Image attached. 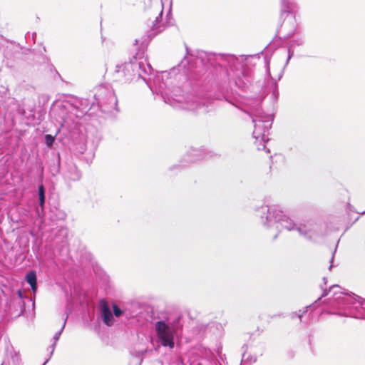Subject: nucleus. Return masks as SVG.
Masks as SVG:
<instances>
[{"label": "nucleus", "instance_id": "a878e982", "mask_svg": "<svg viewBox=\"0 0 365 365\" xmlns=\"http://www.w3.org/2000/svg\"><path fill=\"white\" fill-rule=\"evenodd\" d=\"M323 280H324V284H327L326 278L324 277V278L323 279Z\"/></svg>", "mask_w": 365, "mask_h": 365}, {"label": "nucleus", "instance_id": "5701e85b", "mask_svg": "<svg viewBox=\"0 0 365 365\" xmlns=\"http://www.w3.org/2000/svg\"><path fill=\"white\" fill-rule=\"evenodd\" d=\"M17 294H18V299L19 301V303L22 302V292L21 290H19L17 292Z\"/></svg>", "mask_w": 365, "mask_h": 365}, {"label": "nucleus", "instance_id": "f3484780", "mask_svg": "<svg viewBox=\"0 0 365 365\" xmlns=\"http://www.w3.org/2000/svg\"><path fill=\"white\" fill-rule=\"evenodd\" d=\"M257 360V357L256 356H252L250 354L244 353L242 354V361H247L250 364L255 363Z\"/></svg>", "mask_w": 365, "mask_h": 365}, {"label": "nucleus", "instance_id": "6ab92c4d", "mask_svg": "<svg viewBox=\"0 0 365 365\" xmlns=\"http://www.w3.org/2000/svg\"><path fill=\"white\" fill-rule=\"evenodd\" d=\"M315 307H316V305H309V306H307V307H306V309H307V310L305 311V312H307V311H308V310H309V309H310V310H312V309H313L314 308H315ZM304 313V312L303 313H301V311H299V312H298V313H293V314H292V318L298 317V318L301 319V318H302V317L303 316Z\"/></svg>", "mask_w": 365, "mask_h": 365}, {"label": "nucleus", "instance_id": "20e7f679", "mask_svg": "<svg viewBox=\"0 0 365 365\" xmlns=\"http://www.w3.org/2000/svg\"><path fill=\"white\" fill-rule=\"evenodd\" d=\"M261 211L267 214L264 218L262 216L261 218L262 223L267 228L274 227L276 230H279L281 226L291 231L297 230V227L299 226L288 216L284 215L275 205L263 206L261 207Z\"/></svg>", "mask_w": 365, "mask_h": 365}, {"label": "nucleus", "instance_id": "f257e3e1", "mask_svg": "<svg viewBox=\"0 0 365 365\" xmlns=\"http://www.w3.org/2000/svg\"><path fill=\"white\" fill-rule=\"evenodd\" d=\"M324 297H327L331 308L328 312L365 319V299L360 297L345 293L341 287L334 284L323 289L321 300Z\"/></svg>", "mask_w": 365, "mask_h": 365}, {"label": "nucleus", "instance_id": "a211bd4d", "mask_svg": "<svg viewBox=\"0 0 365 365\" xmlns=\"http://www.w3.org/2000/svg\"><path fill=\"white\" fill-rule=\"evenodd\" d=\"M11 361L14 365H19L21 361V358L18 352L14 351L11 354Z\"/></svg>", "mask_w": 365, "mask_h": 365}, {"label": "nucleus", "instance_id": "aec40b11", "mask_svg": "<svg viewBox=\"0 0 365 365\" xmlns=\"http://www.w3.org/2000/svg\"><path fill=\"white\" fill-rule=\"evenodd\" d=\"M54 140L55 137L51 135L47 134L45 135V143L48 147H51L53 145Z\"/></svg>", "mask_w": 365, "mask_h": 365}, {"label": "nucleus", "instance_id": "412c9836", "mask_svg": "<svg viewBox=\"0 0 365 365\" xmlns=\"http://www.w3.org/2000/svg\"><path fill=\"white\" fill-rule=\"evenodd\" d=\"M113 314L116 317H120L123 313V312L115 304L113 305Z\"/></svg>", "mask_w": 365, "mask_h": 365}, {"label": "nucleus", "instance_id": "9d476101", "mask_svg": "<svg viewBox=\"0 0 365 365\" xmlns=\"http://www.w3.org/2000/svg\"><path fill=\"white\" fill-rule=\"evenodd\" d=\"M63 178L68 184L78 181L81 178V174L75 165H69L63 173Z\"/></svg>", "mask_w": 365, "mask_h": 365}, {"label": "nucleus", "instance_id": "b1692460", "mask_svg": "<svg viewBox=\"0 0 365 365\" xmlns=\"http://www.w3.org/2000/svg\"><path fill=\"white\" fill-rule=\"evenodd\" d=\"M19 113H21V114H24V109L19 110Z\"/></svg>", "mask_w": 365, "mask_h": 365}, {"label": "nucleus", "instance_id": "f03ea898", "mask_svg": "<svg viewBox=\"0 0 365 365\" xmlns=\"http://www.w3.org/2000/svg\"><path fill=\"white\" fill-rule=\"evenodd\" d=\"M247 113L252 118L254 124L252 136L255 139L257 148L259 150H266V153H269V150L266 149L264 143L269 140V130L273 122V116L265 114L258 105L250 106Z\"/></svg>", "mask_w": 365, "mask_h": 365}, {"label": "nucleus", "instance_id": "1a4fd4ad", "mask_svg": "<svg viewBox=\"0 0 365 365\" xmlns=\"http://www.w3.org/2000/svg\"><path fill=\"white\" fill-rule=\"evenodd\" d=\"M95 98L100 106L106 103L115 104L116 103L113 92L103 86H100L97 88Z\"/></svg>", "mask_w": 365, "mask_h": 365}, {"label": "nucleus", "instance_id": "9b49d317", "mask_svg": "<svg viewBox=\"0 0 365 365\" xmlns=\"http://www.w3.org/2000/svg\"><path fill=\"white\" fill-rule=\"evenodd\" d=\"M101 314L102 317L103 322L107 326H112L114 322L113 314L108 307V306L106 304H103L101 307Z\"/></svg>", "mask_w": 365, "mask_h": 365}, {"label": "nucleus", "instance_id": "39448f33", "mask_svg": "<svg viewBox=\"0 0 365 365\" xmlns=\"http://www.w3.org/2000/svg\"><path fill=\"white\" fill-rule=\"evenodd\" d=\"M165 101L175 108L190 111H197L202 109L205 106V99L192 94L175 96V97L171 98H168Z\"/></svg>", "mask_w": 365, "mask_h": 365}, {"label": "nucleus", "instance_id": "0eeeda50", "mask_svg": "<svg viewBox=\"0 0 365 365\" xmlns=\"http://www.w3.org/2000/svg\"><path fill=\"white\" fill-rule=\"evenodd\" d=\"M162 14L163 9L160 11L159 16H157L155 21H152V26L150 31H148V35L147 37H143L139 39L135 40V45L140 44L141 46H145L148 44L150 38L155 36L158 34L162 32L165 28V25L162 22Z\"/></svg>", "mask_w": 365, "mask_h": 365}, {"label": "nucleus", "instance_id": "423d86ee", "mask_svg": "<svg viewBox=\"0 0 365 365\" xmlns=\"http://www.w3.org/2000/svg\"><path fill=\"white\" fill-rule=\"evenodd\" d=\"M155 329L161 345L173 349L175 333L173 327L165 321H158L155 324Z\"/></svg>", "mask_w": 365, "mask_h": 365}, {"label": "nucleus", "instance_id": "4be33fe9", "mask_svg": "<svg viewBox=\"0 0 365 365\" xmlns=\"http://www.w3.org/2000/svg\"><path fill=\"white\" fill-rule=\"evenodd\" d=\"M293 55H294V51L292 50H291V48H289L288 49V57H287V61L285 63L284 67L288 64L290 58L293 56Z\"/></svg>", "mask_w": 365, "mask_h": 365}, {"label": "nucleus", "instance_id": "2eb2a0df", "mask_svg": "<svg viewBox=\"0 0 365 365\" xmlns=\"http://www.w3.org/2000/svg\"><path fill=\"white\" fill-rule=\"evenodd\" d=\"M66 322V319H65V321H64V322H63V325H62V327H61V330H60L59 331L56 332V333L55 334V335L53 336V340H54V342H53V344H52V346H51V355H52V354H53V351H54V349H55V347H56V342H57V341L59 339V337H60V336H61V333H62V331H63V329H64V327H65Z\"/></svg>", "mask_w": 365, "mask_h": 365}, {"label": "nucleus", "instance_id": "ddd939ff", "mask_svg": "<svg viewBox=\"0 0 365 365\" xmlns=\"http://www.w3.org/2000/svg\"><path fill=\"white\" fill-rule=\"evenodd\" d=\"M26 280L30 284L32 290L35 292L37 288L36 272L32 271L27 273L26 275Z\"/></svg>", "mask_w": 365, "mask_h": 365}, {"label": "nucleus", "instance_id": "393cba45", "mask_svg": "<svg viewBox=\"0 0 365 365\" xmlns=\"http://www.w3.org/2000/svg\"><path fill=\"white\" fill-rule=\"evenodd\" d=\"M334 253H332V256H331V262L334 260Z\"/></svg>", "mask_w": 365, "mask_h": 365}, {"label": "nucleus", "instance_id": "7ed1b4c3", "mask_svg": "<svg viewBox=\"0 0 365 365\" xmlns=\"http://www.w3.org/2000/svg\"><path fill=\"white\" fill-rule=\"evenodd\" d=\"M152 68L145 60L138 59L135 57L130 61L122 65H117L115 73L116 78L130 81L135 79L143 78L145 81V75L151 73Z\"/></svg>", "mask_w": 365, "mask_h": 365}, {"label": "nucleus", "instance_id": "4468645a", "mask_svg": "<svg viewBox=\"0 0 365 365\" xmlns=\"http://www.w3.org/2000/svg\"><path fill=\"white\" fill-rule=\"evenodd\" d=\"M202 150L194 149L190 151V159L189 160L190 162H193L195 160H198L201 158H203L204 157L201 155Z\"/></svg>", "mask_w": 365, "mask_h": 365}, {"label": "nucleus", "instance_id": "dca6fc26", "mask_svg": "<svg viewBox=\"0 0 365 365\" xmlns=\"http://www.w3.org/2000/svg\"><path fill=\"white\" fill-rule=\"evenodd\" d=\"M38 197H39V205L41 207H43L45 203V189L43 185L38 187Z\"/></svg>", "mask_w": 365, "mask_h": 365}, {"label": "nucleus", "instance_id": "6e6552de", "mask_svg": "<svg viewBox=\"0 0 365 365\" xmlns=\"http://www.w3.org/2000/svg\"><path fill=\"white\" fill-rule=\"evenodd\" d=\"M297 232L303 236L307 240L313 242L317 241L319 237L318 225L317 223H312L309 221L300 224L297 227Z\"/></svg>", "mask_w": 365, "mask_h": 365}, {"label": "nucleus", "instance_id": "f8f14e48", "mask_svg": "<svg viewBox=\"0 0 365 365\" xmlns=\"http://www.w3.org/2000/svg\"><path fill=\"white\" fill-rule=\"evenodd\" d=\"M296 8L294 0H281V14L289 13Z\"/></svg>", "mask_w": 365, "mask_h": 365}]
</instances>
